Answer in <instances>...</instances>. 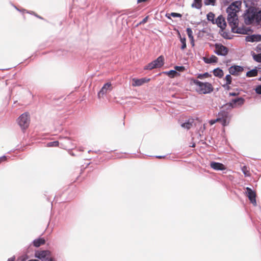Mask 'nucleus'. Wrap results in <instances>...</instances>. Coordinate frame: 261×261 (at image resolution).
Wrapping results in <instances>:
<instances>
[{
	"mask_svg": "<svg viewBox=\"0 0 261 261\" xmlns=\"http://www.w3.org/2000/svg\"><path fill=\"white\" fill-rule=\"evenodd\" d=\"M242 6L241 1H236L231 3L226 9L227 21L233 33H240L238 28L239 19L237 13L240 11Z\"/></svg>",
	"mask_w": 261,
	"mask_h": 261,
	"instance_id": "1",
	"label": "nucleus"
},
{
	"mask_svg": "<svg viewBox=\"0 0 261 261\" xmlns=\"http://www.w3.org/2000/svg\"><path fill=\"white\" fill-rule=\"evenodd\" d=\"M193 83L197 86L196 90L199 94L210 93L214 90L212 85L210 83H203L197 80H194Z\"/></svg>",
	"mask_w": 261,
	"mask_h": 261,
	"instance_id": "2",
	"label": "nucleus"
},
{
	"mask_svg": "<svg viewBox=\"0 0 261 261\" xmlns=\"http://www.w3.org/2000/svg\"><path fill=\"white\" fill-rule=\"evenodd\" d=\"M17 122L21 129L23 130L27 129L30 122V114L28 112H25L21 114L17 119Z\"/></svg>",
	"mask_w": 261,
	"mask_h": 261,
	"instance_id": "3",
	"label": "nucleus"
},
{
	"mask_svg": "<svg viewBox=\"0 0 261 261\" xmlns=\"http://www.w3.org/2000/svg\"><path fill=\"white\" fill-rule=\"evenodd\" d=\"M164 64V57L163 56H159L156 60L149 63L145 69L152 70L154 68H160Z\"/></svg>",
	"mask_w": 261,
	"mask_h": 261,
	"instance_id": "4",
	"label": "nucleus"
},
{
	"mask_svg": "<svg viewBox=\"0 0 261 261\" xmlns=\"http://www.w3.org/2000/svg\"><path fill=\"white\" fill-rule=\"evenodd\" d=\"M256 11L254 10H248L244 14V22L247 25H250L255 22Z\"/></svg>",
	"mask_w": 261,
	"mask_h": 261,
	"instance_id": "5",
	"label": "nucleus"
},
{
	"mask_svg": "<svg viewBox=\"0 0 261 261\" xmlns=\"http://www.w3.org/2000/svg\"><path fill=\"white\" fill-rule=\"evenodd\" d=\"M245 102V99L242 97L233 99L230 102L226 103L225 106H228L230 109H233L242 106Z\"/></svg>",
	"mask_w": 261,
	"mask_h": 261,
	"instance_id": "6",
	"label": "nucleus"
},
{
	"mask_svg": "<svg viewBox=\"0 0 261 261\" xmlns=\"http://www.w3.org/2000/svg\"><path fill=\"white\" fill-rule=\"evenodd\" d=\"M215 52L218 55L226 56L228 52V48L221 44H216Z\"/></svg>",
	"mask_w": 261,
	"mask_h": 261,
	"instance_id": "7",
	"label": "nucleus"
},
{
	"mask_svg": "<svg viewBox=\"0 0 261 261\" xmlns=\"http://www.w3.org/2000/svg\"><path fill=\"white\" fill-rule=\"evenodd\" d=\"M112 86L110 83L105 84L98 93V98L102 97L103 95L112 90Z\"/></svg>",
	"mask_w": 261,
	"mask_h": 261,
	"instance_id": "8",
	"label": "nucleus"
},
{
	"mask_svg": "<svg viewBox=\"0 0 261 261\" xmlns=\"http://www.w3.org/2000/svg\"><path fill=\"white\" fill-rule=\"evenodd\" d=\"M244 70L243 67L239 65H233L229 68V72L233 75H239Z\"/></svg>",
	"mask_w": 261,
	"mask_h": 261,
	"instance_id": "9",
	"label": "nucleus"
},
{
	"mask_svg": "<svg viewBox=\"0 0 261 261\" xmlns=\"http://www.w3.org/2000/svg\"><path fill=\"white\" fill-rule=\"evenodd\" d=\"M246 194L247 196L250 200V202L254 205L256 204V193L255 192L252 190V189L249 187L246 188Z\"/></svg>",
	"mask_w": 261,
	"mask_h": 261,
	"instance_id": "10",
	"label": "nucleus"
},
{
	"mask_svg": "<svg viewBox=\"0 0 261 261\" xmlns=\"http://www.w3.org/2000/svg\"><path fill=\"white\" fill-rule=\"evenodd\" d=\"M150 79H147L146 77L139 79L134 78L132 79V86L133 87L140 86L144 84V83H148Z\"/></svg>",
	"mask_w": 261,
	"mask_h": 261,
	"instance_id": "11",
	"label": "nucleus"
},
{
	"mask_svg": "<svg viewBox=\"0 0 261 261\" xmlns=\"http://www.w3.org/2000/svg\"><path fill=\"white\" fill-rule=\"evenodd\" d=\"M215 24H216L222 30L225 29L226 26L225 18L222 15H220L215 20Z\"/></svg>",
	"mask_w": 261,
	"mask_h": 261,
	"instance_id": "12",
	"label": "nucleus"
},
{
	"mask_svg": "<svg viewBox=\"0 0 261 261\" xmlns=\"http://www.w3.org/2000/svg\"><path fill=\"white\" fill-rule=\"evenodd\" d=\"M210 167L215 170H224L226 169L225 166L222 163L212 162L210 163Z\"/></svg>",
	"mask_w": 261,
	"mask_h": 261,
	"instance_id": "13",
	"label": "nucleus"
},
{
	"mask_svg": "<svg viewBox=\"0 0 261 261\" xmlns=\"http://www.w3.org/2000/svg\"><path fill=\"white\" fill-rule=\"evenodd\" d=\"M223 119H221L220 122L223 126H227L229 122L230 117L228 112L222 111Z\"/></svg>",
	"mask_w": 261,
	"mask_h": 261,
	"instance_id": "14",
	"label": "nucleus"
},
{
	"mask_svg": "<svg viewBox=\"0 0 261 261\" xmlns=\"http://www.w3.org/2000/svg\"><path fill=\"white\" fill-rule=\"evenodd\" d=\"M49 252L48 251L43 250L38 251L36 253L35 256L36 257L40 259H44L49 255Z\"/></svg>",
	"mask_w": 261,
	"mask_h": 261,
	"instance_id": "15",
	"label": "nucleus"
},
{
	"mask_svg": "<svg viewBox=\"0 0 261 261\" xmlns=\"http://www.w3.org/2000/svg\"><path fill=\"white\" fill-rule=\"evenodd\" d=\"M246 41L248 42H255L261 41L260 35H252L246 37Z\"/></svg>",
	"mask_w": 261,
	"mask_h": 261,
	"instance_id": "16",
	"label": "nucleus"
},
{
	"mask_svg": "<svg viewBox=\"0 0 261 261\" xmlns=\"http://www.w3.org/2000/svg\"><path fill=\"white\" fill-rule=\"evenodd\" d=\"M203 60L207 64L217 63L218 61V58L214 55H212L210 58L203 57Z\"/></svg>",
	"mask_w": 261,
	"mask_h": 261,
	"instance_id": "17",
	"label": "nucleus"
},
{
	"mask_svg": "<svg viewBox=\"0 0 261 261\" xmlns=\"http://www.w3.org/2000/svg\"><path fill=\"white\" fill-rule=\"evenodd\" d=\"M193 123L194 119H189L187 122L181 124V126L188 130L193 126Z\"/></svg>",
	"mask_w": 261,
	"mask_h": 261,
	"instance_id": "18",
	"label": "nucleus"
},
{
	"mask_svg": "<svg viewBox=\"0 0 261 261\" xmlns=\"http://www.w3.org/2000/svg\"><path fill=\"white\" fill-rule=\"evenodd\" d=\"M45 243V240L43 238H39L33 241V245L36 247H38Z\"/></svg>",
	"mask_w": 261,
	"mask_h": 261,
	"instance_id": "19",
	"label": "nucleus"
},
{
	"mask_svg": "<svg viewBox=\"0 0 261 261\" xmlns=\"http://www.w3.org/2000/svg\"><path fill=\"white\" fill-rule=\"evenodd\" d=\"M223 119L222 111L218 113V117L216 119L211 120L209 122L210 124L212 125L216 122H220L221 119Z\"/></svg>",
	"mask_w": 261,
	"mask_h": 261,
	"instance_id": "20",
	"label": "nucleus"
},
{
	"mask_svg": "<svg viewBox=\"0 0 261 261\" xmlns=\"http://www.w3.org/2000/svg\"><path fill=\"white\" fill-rule=\"evenodd\" d=\"M213 74L215 76L222 77L223 76V71L219 68H217L213 70Z\"/></svg>",
	"mask_w": 261,
	"mask_h": 261,
	"instance_id": "21",
	"label": "nucleus"
},
{
	"mask_svg": "<svg viewBox=\"0 0 261 261\" xmlns=\"http://www.w3.org/2000/svg\"><path fill=\"white\" fill-rule=\"evenodd\" d=\"M255 22L259 25H261V10L256 11Z\"/></svg>",
	"mask_w": 261,
	"mask_h": 261,
	"instance_id": "22",
	"label": "nucleus"
},
{
	"mask_svg": "<svg viewBox=\"0 0 261 261\" xmlns=\"http://www.w3.org/2000/svg\"><path fill=\"white\" fill-rule=\"evenodd\" d=\"M257 75V70L255 69L248 71L246 73L247 77H254Z\"/></svg>",
	"mask_w": 261,
	"mask_h": 261,
	"instance_id": "23",
	"label": "nucleus"
},
{
	"mask_svg": "<svg viewBox=\"0 0 261 261\" xmlns=\"http://www.w3.org/2000/svg\"><path fill=\"white\" fill-rule=\"evenodd\" d=\"M215 18V14L213 12H209L207 14V19L208 21H211L213 24H215V20L214 19Z\"/></svg>",
	"mask_w": 261,
	"mask_h": 261,
	"instance_id": "24",
	"label": "nucleus"
},
{
	"mask_svg": "<svg viewBox=\"0 0 261 261\" xmlns=\"http://www.w3.org/2000/svg\"><path fill=\"white\" fill-rule=\"evenodd\" d=\"M253 59L257 62L261 63V53L255 54L254 53L252 54Z\"/></svg>",
	"mask_w": 261,
	"mask_h": 261,
	"instance_id": "25",
	"label": "nucleus"
},
{
	"mask_svg": "<svg viewBox=\"0 0 261 261\" xmlns=\"http://www.w3.org/2000/svg\"><path fill=\"white\" fill-rule=\"evenodd\" d=\"M166 73L170 77H174L176 76H177V75H178V73L175 70H170L168 72H166Z\"/></svg>",
	"mask_w": 261,
	"mask_h": 261,
	"instance_id": "26",
	"label": "nucleus"
},
{
	"mask_svg": "<svg viewBox=\"0 0 261 261\" xmlns=\"http://www.w3.org/2000/svg\"><path fill=\"white\" fill-rule=\"evenodd\" d=\"M180 42H181V43L182 44V45L181 46V49L182 50H184L187 47L186 38H181V37H180Z\"/></svg>",
	"mask_w": 261,
	"mask_h": 261,
	"instance_id": "27",
	"label": "nucleus"
},
{
	"mask_svg": "<svg viewBox=\"0 0 261 261\" xmlns=\"http://www.w3.org/2000/svg\"><path fill=\"white\" fill-rule=\"evenodd\" d=\"M216 0H204V4L205 5H212L215 6Z\"/></svg>",
	"mask_w": 261,
	"mask_h": 261,
	"instance_id": "28",
	"label": "nucleus"
},
{
	"mask_svg": "<svg viewBox=\"0 0 261 261\" xmlns=\"http://www.w3.org/2000/svg\"><path fill=\"white\" fill-rule=\"evenodd\" d=\"M211 76V75L208 74L207 72H205L203 74H199L197 76V78L200 79H202L204 78H207L208 77Z\"/></svg>",
	"mask_w": 261,
	"mask_h": 261,
	"instance_id": "29",
	"label": "nucleus"
},
{
	"mask_svg": "<svg viewBox=\"0 0 261 261\" xmlns=\"http://www.w3.org/2000/svg\"><path fill=\"white\" fill-rule=\"evenodd\" d=\"M187 33L188 34V37L190 39H192L194 38V37L193 36V32L190 28H187L186 30Z\"/></svg>",
	"mask_w": 261,
	"mask_h": 261,
	"instance_id": "30",
	"label": "nucleus"
},
{
	"mask_svg": "<svg viewBox=\"0 0 261 261\" xmlns=\"http://www.w3.org/2000/svg\"><path fill=\"white\" fill-rule=\"evenodd\" d=\"M242 170L246 176H248L250 175V172L246 166H243L242 168Z\"/></svg>",
	"mask_w": 261,
	"mask_h": 261,
	"instance_id": "31",
	"label": "nucleus"
},
{
	"mask_svg": "<svg viewBox=\"0 0 261 261\" xmlns=\"http://www.w3.org/2000/svg\"><path fill=\"white\" fill-rule=\"evenodd\" d=\"M225 80L226 81V85H229L231 84L232 77L230 75L228 74L225 76Z\"/></svg>",
	"mask_w": 261,
	"mask_h": 261,
	"instance_id": "32",
	"label": "nucleus"
},
{
	"mask_svg": "<svg viewBox=\"0 0 261 261\" xmlns=\"http://www.w3.org/2000/svg\"><path fill=\"white\" fill-rule=\"evenodd\" d=\"M59 142L56 141L49 142L47 144V146L49 147H53V146L56 147V146H59Z\"/></svg>",
	"mask_w": 261,
	"mask_h": 261,
	"instance_id": "33",
	"label": "nucleus"
},
{
	"mask_svg": "<svg viewBox=\"0 0 261 261\" xmlns=\"http://www.w3.org/2000/svg\"><path fill=\"white\" fill-rule=\"evenodd\" d=\"M174 69H175V71H178L180 72H182L185 70V67L184 66H176L174 67Z\"/></svg>",
	"mask_w": 261,
	"mask_h": 261,
	"instance_id": "34",
	"label": "nucleus"
},
{
	"mask_svg": "<svg viewBox=\"0 0 261 261\" xmlns=\"http://www.w3.org/2000/svg\"><path fill=\"white\" fill-rule=\"evenodd\" d=\"M170 15L173 17H181V14L177 13L172 12L170 14Z\"/></svg>",
	"mask_w": 261,
	"mask_h": 261,
	"instance_id": "35",
	"label": "nucleus"
},
{
	"mask_svg": "<svg viewBox=\"0 0 261 261\" xmlns=\"http://www.w3.org/2000/svg\"><path fill=\"white\" fill-rule=\"evenodd\" d=\"M255 92L257 94H261V85H259L256 88Z\"/></svg>",
	"mask_w": 261,
	"mask_h": 261,
	"instance_id": "36",
	"label": "nucleus"
},
{
	"mask_svg": "<svg viewBox=\"0 0 261 261\" xmlns=\"http://www.w3.org/2000/svg\"><path fill=\"white\" fill-rule=\"evenodd\" d=\"M194 1L198 5V8H199L201 7L202 0H194Z\"/></svg>",
	"mask_w": 261,
	"mask_h": 261,
	"instance_id": "37",
	"label": "nucleus"
},
{
	"mask_svg": "<svg viewBox=\"0 0 261 261\" xmlns=\"http://www.w3.org/2000/svg\"><path fill=\"white\" fill-rule=\"evenodd\" d=\"M148 16H146L145 17L140 23L139 24H144L145 23L147 20H148Z\"/></svg>",
	"mask_w": 261,
	"mask_h": 261,
	"instance_id": "38",
	"label": "nucleus"
},
{
	"mask_svg": "<svg viewBox=\"0 0 261 261\" xmlns=\"http://www.w3.org/2000/svg\"><path fill=\"white\" fill-rule=\"evenodd\" d=\"M7 160V158L6 156H3L0 158V164L3 162H5Z\"/></svg>",
	"mask_w": 261,
	"mask_h": 261,
	"instance_id": "39",
	"label": "nucleus"
},
{
	"mask_svg": "<svg viewBox=\"0 0 261 261\" xmlns=\"http://www.w3.org/2000/svg\"><path fill=\"white\" fill-rule=\"evenodd\" d=\"M239 94L238 93H236V92H230L229 93V96H237Z\"/></svg>",
	"mask_w": 261,
	"mask_h": 261,
	"instance_id": "40",
	"label": "nucleus"
},
{
	"mask_svg": "<svg viewBox=\"0 0 261 261\" xmlns=\"http://www.w3.org/2000/svg\"><path fill=\"white\" fill-rule=\"evenodd\" d=\"M190 42H191V44L192 46H194V38L192 39H190Z\"/></svg>",
	"mask_w": 261,
	"mask_h": 261,
	"instance_id": "41",
	"label": "nucleus"
},
{
	"mask_svg": "<svg viewBox=\"0 0 261 261\" xmlns=\"http://www.w3.org/2000/svg\"><path fill=\"white\" fill-rule=\"evenodd\" d=\"M14 260H15V258H12V257H11V258H9L8 259V260H7V261H14Z\"/></svg>",
	"mask_w": 261,
	"mask_h": 261,
	"instance_id": "42",
	"label": "nucleus"
},
{
	"mask_svg": "<svg viewBox=\"0 0 261 261\" xmlns=\"http://www.w3.org/2000/svg\"><path fill=\"white\" fill-rule=\"evenodd\" d=\"M147 0H138L137 2H138V3H142V2H145Z\"/></svg>",
	"mask_w": 261,
	"mask_h": 261,
	"instance_id": "43",
	"label": "nucleus"
},
{
	"mask_svg": "<svg viewBox=\"0 0 261 261\" xmlns=\"http://www.w3.org/2000/svg\"><path fill=\"white\" fill-rule=\"evenodd\" d=\"M257 49H261V44H259V45L257 46Z\"/></svg>",
	"mask_w": 261,
	"mask_h": 261,
	"instance_id": "44",
	"label": "nucleus"
},
{
	"mask_svg": "<svg viewBox=\"0 0 261 261\" xmlns=\"http://www.w3.org/2000/svg\"><path fill=\"white\" fill-rule=\"evenodd\" d=\"M28 261H39V260H37V259H31V260H29Z\"/></svg>",
	"mask_w": 261,
	"mask_h": 261,
	"instance_id": "45",
	"label": "nucleus"
},
{
	"mask_svg": "<svg viewBox=\"0 0 261 261\" xmlns=\"http://www.w3.org/2000/svg\"><path fill=\"white\" fill-rule=\"evenodd\" d=\"M157 158H159V159H161V158H162V156H158Z\"/></svg>",
	"mask_w": 261,
	"mask_h": 261,
	"instance_id": "46",
	"label": "nucleus"
},
{
	"mask_svg": "<svg viewBox=\"0 0 261 261\" xmlns=\"http://www.w3.org/2000/svg\"><path fill=\"white\" fill-rule=\"evenodd\" d=\"M49 261H54L52 258H50V259L49 260Z\"/></svg>",
	"mask_w": 261,
	"mask_h": 261,
	"instance_id": "47",
	"label": "nucleus"
},
{
	"mask_svg": "<svg viewBox=\"0 0 261 261\" xmlns=\"http://www.w3.org/2000/svg\"><path fill=\"white\" fill-rule=\"evenodd\" d=\"M192 147H195V145L194 144H192Z\"/></svg>",
	"mask_w": 261,
	"mask_h": 261,
	"instance_id": "48",
	"label": "nucleus"
},
{
	"mask_svg": "<svg viewBox=\"0 0 261 261\" xmlns=\"http://www.w3.org/2000/svg\"><path fill=\"white\" fill-rule=\"evenodd\" d=\"M259 80L261 81V77L259 78Z\"/></svg>",
	"mask_w": 261,
	"mask_h": 261,
	"instance_id": "49",
	"label": "nucleus"
}]
</instances>
